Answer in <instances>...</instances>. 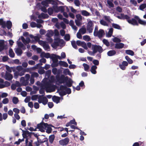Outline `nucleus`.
<instances>
[{"mask_svg":"<svg viewBox=\"0 0 146 146\" xmlns=\"http://www.w3.org/2000/svg\"><path fill=\"white\" fill-rule=\"evenodd\" d=\"M55 80V77L53 76H51L50 79L46 78L43 80V86L47 92H52L55 91V86L52 83L54 82Z\"/></svg>","mask_w":146,"mask_h":146,"instance_id":"1","label":"nucleus"},{"mask_svg":"<svg viewBox=\"0 0 146 146\" xmlns=\"http://www.w3.org/2000/svg\"><path fill=\"white\" fill-rule=\"evenodd\" d=\"M50 126L53 127V125H49L47 123L41 122L40 123L37 125V129H38L39 131L42 132H44L45 130H46V132L48 133H51L52 130V129Z\"/></svg>","mask_w":146,"mask_h":146,"instance_id":"2","label":"nucleus"},{"mask_svg":"<svg viewBox=\"0 0 146 146\" xmlns=\"http://www.w3.org/2000/svg\"><path fill=\"white\" fill-rule=\"evenodd\" d=\"M93 24L92 22L90 19H89L87 25V30L89 33H92L93 28Z\"/></svg>","mask_w":146,"mask_h":146,"instance_id":"3","label":"nucleus"},{"mask_svg":"<svg viewBox=\"0 0 146 146\" xmlns=\"http://www.w3.org/2000/svg\"><path fill=\"white\" fill-rule=\"evenodd\" d=\"M92 50L95 53L97 52H98L100 53L103 52V49L102 47L99 45H93Z\"/></svg>","mask_w":146,"mask_h":146,"instance_id":"4","label":"nucleus"},{"mask_svg":"<svg viewBox=\"0 0 146 146\" xmlns=\"http://www.w3.org/2000/svg\"><path fill=\"white\" fill-rule=\"evenodd\" d=\"M68 76H65L63 74L61 75L60 77L58 76H56V79L57 81L59 82L60 83H65V81L67 79Z\"/></svg>","mask_w":146,"mask_h":146,"instance_id":"5","label":"nucleus"},{"mask_svg":"<svg viewBox=\"0 0 146 146\" xmlns=\"http://www.w3.org/2000/svg\"><path fill=\"white\" fill-rule=\"evenodd\" d=\"M70 141V139L68 137L64 139H61L59 141V144L62 146H65Z\"/></svg>","mask_w":146,"mask_h":146,"instance_id":"6","label":"nucleus"},{"mask_svg":"<svg viewBox=\"0 0 146 146\" xmlns=\"http://www.w3.org/2000/svg\"><path fill=\"white\" fill-rule=\"evenodd\" d=\"M47 139L44 135H37V141L39 143H42L47 141Z\"/></svg>","mask_w":146,"mask_h":146,"instance_id":"7","label":"nucleus"},{"mask_svg":"<svg viewBox=\"0 0 146 146\" xmlns=\"http://www.w3.org/2000/svg\"><path fill=\"white\" fill-rule=\"evenodd\" d=\"M48 102L47 98L42 96L38 98V102L39 103H42L44 105L46 104Z\"/></svg>","mask_w":146,"mask_h":146,"instance_id":"8","label":"nucleus"},{"mask_svg":"<svg viewBox=\"0 0 146 146\" xmlns=\"http://www.w3.org/2000/svg\"><path fill=\"white\" fill-rule=\"evenodd\" d=\"M20 129H21L23 132L22 134V135L23 138H27V135H28V136L31 137V135L33 133V132H29V131L27 130L24 131L22 130V129L21 128Z\"/></svg>","mask_w":146,"mask_h":146,"instance_id":"9","label":"nucleus"},{"mask_svg":"<svg viewBox=\"0 0 146 146\" xmlns=\"http://www.w3.org/2000/svg\"><path fill=\"white\" fill-rule=\"evenodd\" d=\"M29 80L25 79L23 77H21L20 82L21 83L22 85L26 86L28 85Z\"/></svg>","mask_w":146,"mask_h":146,"instance_id":"10","label":"nucleus"},{"mask_svg":"<svg viewBox=\"0 0 146 146\" xmlns=\"http://www.w3.org/2000/svg\"><path fill=\"white\" fill-rule=\"evenodd\" d=\"M135 18H132L127 20L128 22L133 25H138V23Z\"/></svg>","mask_w":146,"mask_h":146,"instance_id":"11","label":"nucleus"},{"mask_svg":"<svg viewBox=\"0 0 146 146\" xmlns=\"http://www.w3.org/2000/svg\"><path fill=\"white\" fill-rule=\"evenodd\" d=\"M104 31L102 29H100L99 31H98L96 32V35H94L95 36H98L99 38L102 37L104 35Z\"/></svg>","mask_w":146,"mask_h":146,"instance_id":"12","label":"nucleus"},{"mask_svg":"<svg viewBox=\"0 0 146 146\" xmlns=\"http://www.w3.org/2000/svg\"><path fill=\"white\" fill-rule=\"evenodd\" d=\"M134 18L136 19L140 24L143 26L146 25V21L141 19L138 16H135Z\"/></svg>","mask_w":146,"mask_h":146,"instance_id":"13","label":"nucleus"},{"mask_svg":"<svg viewBox=\"0 0 146 146\" xmlns=\"http://www.w3.org/2000/svg\"><path fill=\"white\" fill-rule=\"evenodd\" d=\"M13 78V75L8 72H6L5 75V80H7L10 81Z\"/></svg>","mask_w":146,"mask_h":146,"instance_id":"14","label":"nucleus"},{"mask_svg":"<svg viewBox=\"0 0 146 146\" xmlns=\"http://www.w3.org/2000/svg\"><path fill=\"white\" fill-rule=\"evenodd\" d=\"M53 55L56 58L60 60H61L62 58H64L66 56L65 53L63 52L61 53L60 56H59L55 55L54 54H53Z\"/></svg>","mask_w":146,"mask_h":146,"instance_id":"15","label":"nucleus"},{"mask_svg":"<svg viewBox=\"0 0 146 146\" xmlns=\"http://www.w3.org/2000/svg\"><path fill=\"white\" fill-rule=\"evenodd\" d=\"M61 41L60 40H55L53 43L51 44V46L53 48L56 47L57 46L60 45ZM62 41L63 42V41Z\"/></svg>","mask_w":146,"mask_h":146,"instance_id":"16","label":"nucleus"},{"mask_svg":"<svg viewBox=\"0 0 146 146\" xmlns=\"http://www.w3.org/2000/svg\"><path fill=\"white\" fill-rule=\"evenodd\" d=\"M57 92L58 93L59 95L61 96H63L66 94L65 90H64V89H61L60 86V88L58 90Z\"/></svg>","mask_w":146,"mask_h":146,"instance_id":"17","label":"nucleus"},{"mask_svg":"<svg viewBox=\"0 0 146 146\" xmlns=\"http://www.w3.org/2000/svg\"><path fill=\"white\" fill-rule=\"evenodd\" d=\"M61 89H64L65 90L66 94H70L71 93V90L70 88H67L66 87L63 86H60Z\"/></svg>","mask_w":146,"mask_h":146,"instance_id":"18","label":"nucleus"},{"mask_svg":"<svg viewBox=\"0 0 146 146\" xmlns=\"http://www.w3.org/2000/svg\"><path fill=\"white\" fill-rule=\"evenodd\" d=\"M124 45V44L122 43H116L115 44V47L116 49H121L123 47Z\"/></svg>","mask_w":146,"mask_h":146,"instance_id":"19","label":"nucleus"},{"mask_svg":"<svg viewBox=\"0 0 146 146\" xmlns=\"http://www.w3.org/2000/svg\"><path fill=\"white\" fill-rule=\"evenodd\" d=\"M72 80L70 78H69L68 77L67 79L65 81V83H66V85L68 87H70L72 86Z\"/></svg>","mask_w":146,"mask_h":146,"instance_id":"20","label":"nucleus"},{"mask_svg":"<svg viewBox=\"0 0 146 146\" xmlns=\"http://www.w3.org/2000/svg\"><path fill=\"white\" fill-rule=\"evenodd\" d=\"M49 17L48 15L47 14L42 13L38 16V17L42 19H45Z\"/></svg>","mask_w":146,"mask_h":146,"instance_id":"21","label":"nucleus"},{"mask_svg":"<svg viewBox=\"0 0 146 146\" xmlns=\"http://www.w3.org/2000/svg\"><path fill=\"white\" fill-rule=\"evenodd\" d=\"M34 77H36V72H35L33 74H32L31 76L30 81L31 83L32 84H33L34 83Z\"/></svg>","mask_w":146,"mask_h":146,"instance_id":"22","label":"nucleus"},{"mask_svg":"<svg viewBox=\"0 0 146 146\" xmlns=\"http://www.w3.org/2000/svg\"><path fill=\"white\" fill-rule=\"evenodd\" d=\"M80 12L83 16L87 17L91 15L90 13L86 10H81L80 11Z\"/></svg>","mask_w":146,"mask_h":146,"instance_id":"23","label":"nucleus"},{"mask_svg":"<svg viewBox=\"0 0 146 146\" xmlns=\"http://www.w3.org/2000/svg\"><path fill=\"white\" fill-rule=\"evenodd\" d=\"M15 52L18 56H21L23 53L22 50L20 48H17L15 50Z\"/></svg>","mask_w":146,"mask_h":146,"instance_id":"24","label":"nucleus"},{"mask_svg":"<svg viewBox=\"0 0 146 146\" xmlns=\"http://www.w3.org/2000/svg\"><path fill=\"white\" fill-rule=\"evenodd\" d=\"M116 54V52L114 50H110L109 51L107 52V55L110 56H112Z\"/></svg>","mask_w":146,"mask_h":146,"instance_id":"25","label":"nucleus"},{"mask_svg":"<svg viewBox=\"0 0 146 146\" xmlns=\"http://www.w3.org/2000/svg\"><path fill=\"white\" fill-rule=\"evenodd\" d=\"M52 99L53 101L56 104H58L60 102V98L59 97L54 96L53 97Z\"/></svg>","mask_w":146,"mask_h":146,"instance_id":"26","label":"nucleus"},{"mask_svg":"<svg viewBox=\"0 0 146 146\" xmlns=\"http://www.w3.org/2000/svg\"><path fill=\"white\" fill-rule=\"evenodd\" d=\"M97 68V67L95 65H93L91 67L90 71L92 74H95L96 73V70Z\"/></svg>","mask_w":146,"mask_h":146,"instance_id":"27","label":"nucleus"},{"mask_svg":"<svg viewBox=\"0 0 146 146\" xmlns=\"http://www.w3.org/2000/svg\"><path fill=\"white\" fill-rule=\"evenodd\" d=\"M12 23L11 21H7L6 23V27L9 29H10L12 27Z\"/></svg>","mask_w":146,"mask_h":146,"instance_id":"28","label":"nucleus"},{"mask_svg":"<svg viewBox=\"0 0 146 146\" xmlns=\"http://www.w3.org/2000/svg\"><path fill=\"white\" fill-rule=\"evenodd\" d=\"M63 73L65 75H68L70 76L71 75V73L68 69H65L63 71Z\"/></svg>","mask_w":146,"mask_h":146,"instance_id":"29","label":"nucleus"},{"mask_svg":"<svg viewBox=\"0 0 146 146\" xmlns=\"http://www.w3.org/2000/svg\"><path fill=\"white\" fill-rule=\"evenodd\" d=\"M113 31V28L110 29L108 33L106 34V36L108 37H110L112 34Z\"/></svg>","mask_w":146,"mask_h":146,"instance_id":"30","label":"nucleus"},{"mask_svg":"<svg viewBox=\"0 0 146 146\" xmlns=\"http://www.w3.org/2000/svg\"><path fill=\"white\" fill-rule=\"evenodd\" d=\"M54 35V32L52 30H48L47 32L46 35V36H52Z\"/></svg>","mask_w":146,"mask_h":146,"instance_id":"31","label":"nucleus"},{"mask_svg":"<svg viewBox=\"0 0 146 146\" xmlns=\"http://www.w3.org/2000/svg\"><path fill=\"white\" fill-rule=\"evenodd\" d=\"M43 47L45 50L47 51L50 50V46L46 42V43L43 45Z\"/></svg>","mask_w":146,"mask_h":146,"instance_id":"32","label":"nucleus"},{"mask_svg":"<svg viewBox=\"0 0 146 146\" xmlns=\"http://www.w3.org/2000/svg\"><path fill=\"white\" fill-rule=\"evenodd\" d=\"M79 32L82 35H83L86 33V29L85 27H82L80 29Z\"/></svg>","mask_w":146,"mask_h":146,"instance_id":"33","label":"nucleus"},{"mask_svg":"<svg viewBox=\"0 0 146 146\" xmlns=\"http://www.w3.org/2000/svg\"><path fill=\"white\" fill-rule=\"evenodd\" d=\"M9 55L12 58L14 57L15 56V53L11 48H10L9 50Z\"/></svg>","mask_w":146,"mask_h":146,"instance_id":"34","label":"nucleus"},{"mask_svg":"<svg viewBox=\"0 0 146 146\" xmlns=\"http://www.w3.org/2000/svg\"><path fill=\"white\" fill-rule=\"evenodd\" d=\"M0 25H2L3 28H5L6 27V23L2 19H0Z\"/></svg>","mask_w":146,"mask_h":146,"instance_id":"35","label":"nucleus"},{"mask_svg":"<svg viewBox=\"0 0 146 146\" xmlns=\"http://www.w3.org/2000/svg\"><path fill=\"white\" fill-rule=\"evenodd\" d=\"M55 136L54 135H51L49 137V141L50 143H52L55 138Z\"/></svg>","mask_w":146,"mask_h":146,"instance_id":"36","label":"nucleus"},{"mask_svg":"<svg viewBox=\"0 0 146 146\" xmlns=\"http://www.w3.org/2000/svg\"><path fill=\"white\" fill-rule=\"evenodd\" d=\"M36 12L33 13L31 16V19L34 21H36Z\"/></svg>","mask_w":146,"mask_h":146,"instance_id":"37","label":"nucleus"},{"mask_svg":"<svg viewBox=\"0 0 146 146\" xmlns=\"http://www.w3.org/2000/svg\"><path fill=\"white\" fill-rule=\"evenodd\" d=\"M47 11L49 15H52L53 13V12L54 11V9L53 8V7H50L48 8V9Z\"/></svg>","mask_w":146,"mask_h":146,"instance_id":"38","label":"nucleus"},{"mask_svg":"<svg viewBox=\"0 0 146 146\" xmlns=\"http://www.w3.org/2000/svg\"><path fill=\"white\" fill-rule=\"evenodd\" d=\"M125 52L127 54H129L132 56L134 55V52L131 50H127L125 51Z\"/></svg>","mask_w":146,"mask_h":146,"instance_id":"39","label":"nucleus"},{"mask_svg":"<svg viewBox=\"0 0 146 146\" xmlns=\"http://www.w3.org/2000/svg\"><path fill=\"white\" fill-rule=\"evenodd\" d=\"M100 23L102 25L104 26H108V23L103 19L100 21Z\"/></svg>","mask_w":146,"mask_h":146,"instance_id":"40","label":"nucleus"},{"mask_svg":"<svg viewBox=\"0 0 146 146\" xmlns=\"http://www.w3.org/2000/svg\"><path fill=\"white\" fill-rule=\"evenodd\" d=\"M19 101L18 98L17 97H14L13 98L12 102L13 104H16Z\"/></svg>","mask_w":146,"mask_h":146,"instance_id":"41","label":"nucleus"},{"mask_svg":"<svg viewBox=\"0 0 146 146\" xmlns=\"http://www.w3.org/2000/svg\"><path fill=\"white\" fill-rule=\"evenodd\" d=\"M112 25V27L115 29H121V27L115 23H113Z\"/></svg>","mask_w":146,"mask_h":146,"instance_id":"42","label":"nucleus"},{"mask_svg":"<svg viewBox=\"0 0 146 146\" xmlns=\"http://www.w3.org/2000/svg\"><path fill=\"white\" fill-rule=\"evenodd\" d=\"M125 58L126 60L128 61V62L129 64H131L133 63V60L131 59L127 56H125Z\"/></svg>","mask_w":146,"mask_h":146,"instance_id":"43","label":"nucleus"},{"mask_svg":"<svg viewBox=\"0 0 146 146\" xmlns=\"http://www.w3.org/2000/svg\"><path fill=\"white\" fill-rule=\"evenodd\" d=\"M53 8L54 9V12L55 13H58L59 12V7L57 5H54L53 6Z\"/></svg>","mask_w":146,"mask_h":146,"instance_id":"44","label":"nucleus"},{"mask_svg":"<svg viewBox=\"0 0 146 146\" xmlns=\"http://www.w3.org/2000/svg\"><path fill=\"white\" fill-rule=\"evenodd\" d=\"M83 65L84 68V70L86 71H88L89 68V66L87 64L85 63H84Z\"/></svg>","mask_w":146,"mask_h":146,"instance_id":"45","label":"nucleus"},{"mask_svg":"<svg viewBox=\"0 0 146 146\" xmlns=\"http://www.w3.org/2000/svg\"><path fill=\"white\" fill-rule=\"evenodd\" d=\"M83 39L87 41H89L91 39L90 37L88 35H85L83 36Z\"/></svg>","mask_w":146,"mask_h":146,"instance_id":"46","label":"nucleus"},{"mask_svg":"<svg viewBox=\"0 0 146 146\" xmlns=\"http://www.w3.org/2000/svg\"><path fill=\"white\" fill-rule=\"evenodd\" d=\"M112 41L114 42H119L121 41V40L116 37H115L112 39Z\"/></svg>","mask_w":146,"mask_h":146,"instance_id":"47","label":"nucleus"},{"mask_svg":"<svg viewBox=\"0 0 146 146\" xmlns=\"http://www.w3.org/2000/svg\"><path fill=\"white\" fill-rule=\"evenodd\" d=\"M46 62V59L44 58H42L40 60V64H37V66L39 65H42V63H45Z\"/></svg>","mask_w":146,"mask_h":146,"instance_id":"48","label":"nucleus"},{"mask_svg":"<svg viewBox=\"0 0 146 146\" xmlns=\"http://www.w3.org/2000/svg\"><path fill=\"white\" fill-rule=\"evenodd\" d=\"M112 2L110 0L107 1V3L109 5V8L113 7H114V5Z\"/></svg>","mask_w":146,"mask_h":146,"instance_id":"49","label":"nucleus"},{"mask_svg":"<svg viewBox=\"0 0 146 146\" xmlns=\"http://www.w3.org/2000/svg\"><path fill=\"white\" fill-rule=\"evenodd\" d=\"M29 36L32 39V42H33L34 41H36V36H34L32 35H30Z\"/></svg>","mask_w":146,"mask_h":146,"instance_id":"50","label":"nucleus"},{"mask_svg":"<svg viewBox=\"0 0 146 146\" xmlns=\"http://www.w3.org/2000/svg\"><path fill=\"white\" fill-rule=\"evenodd\" d=\"M103 17V18H104L108 22H110L111 19L109 16L106 15H104Z\"/></svg>","mask_w":146,"mask_h":146,"instance_id":"51","label":"nucleus"},{"mask_svg":"<svg viewBox=\"0 0 146 146\" xmlns=\"http://www.w3.org/2000/svg\"><path fill=\"white\" fill-rule=\"evenodd\" d=\"M64 39L67 41H69L70 38V36L69 34H67L64 35Z\"/></svg>","mask_w":146,"mask_h":146,"instance_id":"52","label":"nucleus"},{"mask_svg":"<svg viewBox=\"0 0 146 146\" xmlns=\"http://www.w3.org/2000/svg\"><path fill=\"white\" fill-rule=\"evenodd\" d=\"M74 3L75 5L76 6L78 7L80 4V2L79 0H74Z\"/></svg>","mask_w":146,"mask_h":146,"instance_id":"53","label":"nucleus"},{"mask_svg":"<svg viewBox=\"0 0 146 146\" xmlns=\"http://www.w3.org/2000/svg\"><path fill=\"white\" fill-rule=\"evenodd\" d=\"M71 44L72 47L75 49H77V46L76 44L75 41H71Z\"/></svg>","mask_w":146,"mask_h":146,"instance_id":"54","label":"nucleus"},{"mask_svg":"<svg viewBox=\"0 0 146 146\" xmlns=\"http://www.w3.org/2000/svg\"><path fill=\"white\" fill-rule=\"evenodd\" d=\"M42 4L46 7H48V2L46 1H42L41 2Z\"/></svg>","mask_w":146,"mask_h":146,"instance_id":"55","label":"nucleus"},{"mask_svg":"<svg viewBox=\"0 0 146 146\" xmlns=\"http://www.w3.org/2000/svg\"><path fill=\"white\" fill-rule=\"evenodd\" d=\"M51 73V71L50 70H48L47 71L46 73V76L48 78L50 77Z\"/></svg>","mask_w":146,"mask_h":146,"instance_id":"56","label":"nucleus"},{"mask_svg":"<svg viewBox=\"0 0 146 146\" xmlns=\"http://www.w3.org/2000/svg\"><path fill=\"white\" fill-rule=\"evenodd\" d=\"M60 64L62 65L63 66L67 67L68 66V64L66 62L64 61H60Z\"/></svg>","mask_w":146,"mask_h":146,"instance_id":"57","label":"nucleus"},{"mask_svg":"<svg viewBox=\"0 0 146 146\" xmlns=\"http://www.w3.org/2000/svg\"><path fill=\"white\" fill-rule=\"evenodd\" d=\"M37 42H38V44L40 45L43 46V45L46 43V42L43 41L42 40H38V39L37 37Z\"/></svg>","mask_w":146,"mask_h":146,"instance_id":"58","label":"nucleus"},{"mask_svg":"<svg viewBox=\"0 0 146 146\" xmlns=\"http://www.w3.org/2000/svg\"><path fill=\"white\" fill-rule=\"evenodd\" d=\"M9 102L8 99L7 98H5L3 100L2 102L4 104H6L8 103Z\"/></svg>","mask_w":146,"mask_h":146,"instance_id":"59","label":"nucleus"},{"mask_svg":"<svg viewBox=\"0 0 146 146\" xmlns=\"http://www.w3.org/2000/svg\"><path fill=\"white\" fill-rule=\"evenodd\" d=\"M103 42L107 46H110V43L107 40L104 39L103 40Z\"/></svg>","mask_w":146,"mask_h":146,"instance_id":"60","label":"nucleus"},{"mask_svg":"<svg viewBox=\"0 0 146 146\" xmlns=\"http://www.w3.org/2000/svg\"><path fill=\"white\" fill-rule=\"evenodd\" d=\"M65 8H67V7L63 6L59 7V12L60 11L61 12H63L64 11V9Z\"/></svg>","mask_w":146,"mask_h":146,"instance_id":"61","label":"nucleus"},{"mask_svg":"<svg viewBox=\"0 0 146 146\" xmlns=\"http://www.w3.org/2000/svg\"><path fill=\"white\" fill-rule=\"evenodd\" d=\"M26 71L25 69H24L23 70L21 71L20 72H19V76H21L24 74L25 72Z\"/></svg>","mask_w":146,"mask_h":146,"instance_id":"62","label":"nucleus"},{"mask_svg":"<svg viewBox=\"0 0 146 146\" xmlns=\"http://www.w3.org/2000/svg\"><path fill=\"white\" fill-rule=\"evenodd\" d=\"M123 16V19H126L127 21L128 20H129V17L127 15H125L123 14H122Z\"/></svg>","mask_w":146,"mask_h":146,"instance_id":"63","label":"nucleus"},{"mask_svg":"<svg viewBox=\"0 0 146 146\" xmlns=\"http://www.w3.org/2000/svg\"><path fill=\"white\" fill-rule=\"evenodd\" d=\"M146 7V4H143L141 5L139 7V8L140 10H143Z\"/></svg>","mask_w":146,"mask_h":146,"instance_id":"64","label":"nucleus"}]
</instances>
